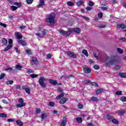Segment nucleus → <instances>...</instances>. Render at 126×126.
Wrapping results in <instances>:
<instances>
[{
    "label": "nucleus",
    "mask_w": 126,
    "mask_h": 126,
    "mask_svg": "<svg viewBox=\"0 0 126 126\" xmlns=\"http://www.w3.org/2000/svg\"><path fill=\"white\" fill-rule=\"evenodd\" d=\"M55 17H56V15L55 13H51L49 18H46V21L48 23H50V24H55L56 22L55 21Z\"/></svg>",
    "instance_id": "1"
},
{
    "label": "nucleus",
    "mask_w": 126,
    "mask_h": 126,
    "mask_svg": "<svg viewBox=\"0 0 126 126\" xmlns=\"http://www.w3.org/2000/svg\"><path fill=\"white\" fill-rule=\"evenodd\" d=\"M72 29H69L67 31H64L63 30L60 31V33L61 35H66V36H69L71 33H72Z\"/></svg>",
    "instance_id": "2"
},
{
    "label": "nucleus",
    "mask_w": 126,
    "mask_h": 126,
    "mask_svg": "<svg viewBox=\"0 0 126 126\" xmlns=\"http://www.w3.org/2000/svg\"><path fill=\"white\" fill-rule=\"evenodd\" d=\"M45 80V78L44 77H40L38 80V83L40 86L42 88H46V84L44 83V81Z\"/></svg>",
    "instance_id": "3"
},
{
    "label": "nucleus",
    "mask_w": 126,
    "mask_h": 126,
    "mask_svg": "<svg viewBox=\"0 0 126 126\" xmlns=\"http://www.w3.org/2000/svg\"><path fill=\"white\" fill-rule=\"evenodd\" d=\"M115 62L116 60H115V59L112 58H110V57H108L107 59L105 61V64H106V65H108V64H110V63H112Z\"/></svg>",
    "instance_id": "4"
},
{
    "label": "nucleus",
    "mask_w": 126,
    "mask_h": 126,
    "mask_svg": "<svg viewBox=\"0 0 126 126\" xmlns=\"http://www.w3.org/2000/svg\"><path fill=\"white\" fill-rule=\"evenodd\" d=\"M38 60L37 58L35 57H32V60L31 61V64L32 65H38Z\"/></svg>",
    "instance_id": "5"
},
{
    "label": "nucleus",
    "mask_w": 126,
    "mask_h": 126,
    "mask_svg": "<svg viewBox=\"0 0 126 126\" xmlns=\"http://www.w3.org/2000/svg\"><path fill=\"white\" fill-rule=\"evenodd\" d=\"M67 56L69 57V58H71L72 59L76 58V54H75L74 53L71 51H68L67 52Z\"/></svg>",
    "instance_id": "6"
},
{
    "label": "nucleus",
    "mask_w": 126,
    "mask_h": 126,
    "mask_svg": "<svg viewBox=\"0 0 126 126\" xmlns=\"http://www.w3.org/2000/svg\"><path fill=\"white\" fill-rule=\"evenodd\" d=\"M18 43L21 45L22 46H26V41L25 40H22L21 39H18L17 40Z\"/></svg>",
    "instance_id": "7"
},
{
    "label": "nucleus",
    "mask_w": 126,
    "mask_h": 126,
    "mask_svg": "<svg viewBox=\"0 0 126 126\" xmlns=\"http://www.w3.org/2000/svg\"><path fill=\"white\" fill-rule=\"evenodd\" d=\"M67 119L66 117H64L63 118V120H62L61 122V126H65V125L66 124Z\"/></svg>",
    "instance_id": "8"
},
{
    "label": "nucleus",
    "mask_w": 126,
    "mask_h": 126,
    "mask_svg": "<svg viewBox=\"0 0 126 126\" xmlns=\"http://www.w3.org/2000/svg\"><path fill=\"white\" fill-rule=\"evenodd\" d=\"M49 82L50 83V84H52V85H57L58 84V82L57 80H53V79H49Z\"/></svg>",
    "instance_id": "9"
},
{
    "label": "nucleus",
    "mask_w": 126,
    "mask_h": 126,
    "mask_svg": "<svg viewBox=\"0 0 126 126\" xmlns=\"http://www.w3.org/2000/svg\"><path fill=\"white\" fill-rule=\"evenodd\" d=\"M72 29V32H75V33H77V34H79L80 33L81 30L79 29V28H76L75 29Z\"/></svg>",
    "instance_id": "10"
},
{
    "label": "nucleus",
    "mask_w": 126,
    "mask_h": 126,
    "mask_svg": "<svg viewBox=\"0 0 126 126\" xmlns=\"http://www.w3.org/2000/svg\"><path fill=\"white\" fill-rule=\"evenodd\" d=\"M68 100V98L67 97H63L62 99L60 100V104H64Z\"/></svg>",
    "instance_id": "11"
},
{
    "label": "nucleus",
    "mask_w": 126,
    "mask_h": 126,
    "mask_svg": "<svg viewBox=\"0 0 126 126\" xmlns=\"http://www.w3.org/2000/svg\"><path fill=\"white\" fill-rule=\"evenodd\" d=\"M83 70L85 73H90L91 72V70L88 67L84 68Z\"/></svg>",
    "instance_id": "12"
},
{
    "label": "nucleus",
    "mask_w": 126,
    "mask_h": 126,
    "mask_svg": "<svg viewBox=\"0 0 126 126\" xmlns=\"http://www.w3.org/2000/svg\"><path fill=\"white\" fill-rule=\"evenodd\" d=\"M26 106V103H19L16 105L17 108H22V107H25Z\"/></svg>",
    "instance_id": "13"
},
{
    "label": "nucleus",
    "mask_w": 126,
    "mask_h": 126,
    "mask_svg": "<svg viewBox=\"0 0 126 126\" xmlns=\"http://www.w3.org/2000/svg\"><path fill=\"white\" fill-rule=\"evenodd\" d=\"M15 36L17 37V38H18V40H20V39L22 38V35H21V33L20 32H16Z\"/></svg>",
    "instance_id": "14"
},
{
    "label": "nucleus",
    "mask_w": 126,
    "mask_h": 126,
    "mask_svg": "<svg viewBox=\"0 0 126 126\" xmlns=\"http://www.w3.org/2000/svg\"><path fill=\"white\" fill-rule=\"evenodd\" d=\"M44 3H45V0H40L39 3L38 5V7H42L44 5Z\"/></svg>",
    "instance_id": "15"
},
{
    "label": "nucleus",
    "mask_w": 126,
    "mask_h": 126,
    "mask_svg": "<svg viewBox=\"0 0 126 126\" xmlns=\"http://www.w3.org/2000/svg\"><path fill=\"white\" fill-rule=\"evenodd\" d=\"M117 27H118V28H121L122 29H125V28H126V26L125 24H121L117 25Z\"/></svg>",
    "instance_id": "16"
},
{
    "label": "nucleus",
    "mask_w": 126,
    "mask_h": 126,
    "mask_svg": "<svg viewBox=\"0 0 126 126\" xmlns=\"http://www.w3.org/2000/svg\"><path fill=\"white\" fill-rule=\"evenodd\" d=\"M12 48V45H8L6 48L4 49V52H7L8 50H10Z\"/></svg>",
    "instance_id": "17"
},
{
    "label": "nucleus",
    "mask_w": 126,
    "mask_h": 126,
    "mask_svg": "<svg viewBox=\"0 0 126 126\" xmlns=\"http://www.w3.org/2000/svg\"><path fill=\"white\" fill-rule=\"evenodd\" d=\"M64 96V94L63 93H62L59 95H58L56 97V99L59 100V99L63 98Z\"/></svg>",
    "instance_id": "18"
},
{
    "label": "nucleus",
    "mask_w": 126,
    "mask_h": 126,
    "mask_svg": "<svg viewBox=\"0 0 126 126\" xmlns=\"http://www.w3.org/2000/svg\"><path fill=\"white\" fill-rule=\"evenodd\" d=\"M2 43L4 46H7V40L6 38H3L2 39Z\"/></svg>",
    "instance_id": "19"
},
{
    "label": "nucleus",
    "mask_w": 126,
    "mask_h": 126,
    "mask_svg": "<svg viewBox=\"0 0 126 126\" xmlns=\"http://www.w3.org/2000/svg\"><path fill=\"white\" fill-rule=\"evenodd\" d=\"M103 92H104V89H99L96 90L95 93H96V94H100L101 93H103Z\"/></svg>",
    "instance_id": "20"
},
{
    "label": "nucleus",
    "mask_w": 126,
    "mask_h": 126,
    "mask_svg": "<svg viewBox=\"0 0 126 126\" xmlns=\"http://www.w3.org/2000/svg\"><path fill=\"white\" fill-rule=\"evenodd\" d=\"M117 114H119V115H124V114L126 113V111L124 110H120V111H117Z\"/></svg>",
    "instance_id": "21"
},
{
    "label": "nucleus",
    "mask_w": 126,
    "mask_h": 126,
    "mask_svg": "<svg viewBox=\"0 0 126 126\" xmlns=\"http://www.w3.org/2000/svg\"><path fill=\"white\" fill-rule=\"evenodd\" d=\"M82 54L85 55L86 57H88V52H87V50L86 49H83L82 51Z\"/></svg>",
    "instance_id": "22"
},
{
    "label": "nucleus",
    "mask_w": 126,
    "mask_h": 126,
    "mask_svg": "<svg viewBox=\"0 0 126 126\" xmlns=\"http://www.w3.org/2000/svg\"><path fill=\"white\" fill-rule=\"evenodd\" d=\"M119 76H121V77H123V78H126V73H119L118 74Z\"/></svg>",
    "instance_id": "23"
},
{
    "label": "nucleus",
    "mask_w": 126,
    "mask_h": 126,
    "mask_svg": "<svg viewBox=\"0 0 126 126\" xmlns=\"http://www.w3.org/2000/svg\"><path fill=\"white\" fill-rule=\"evenodd\" d=\"M16 123L18 125V126H23V123L20 120H17Z\"/></svg>",
    "instance_id": "24"
},
{
    "label": "nucleus",
    "mask_w": 126,
    "mask_h": 126,
    "mask_svg": "<svg viewBox=\"0 0 126 126\" xmlns=\"http://www.w3.org/2000/svg\"><path fill=\"white\" fill-rule=\"evenodd\" d=\"M76 121H77V122L79 124H81V123H82V118L80 117L76 118Z\"/></svg>",
    "instance_id": "25"
},
{
    "label": "nucleus",
    "mask_w": 126,
    "mask_h": 126,
    "mask_svg": "<svg viewBox=\"0 0 126 126\" xmlns=\"http://www.w3.org/2000/svg\"><path fill=\"white\" fill-rule=\"evenodd\" d=\"M92 100L94 102H98V101H99V99H98V98L97 97H96V96L92 97Z\"/></svg>",
    "instance_id": "26"
},
{
    "label": "nucleus",
    "mask_w": 126,
    "mask_h": 126,
    "mask_svg": "<svg viewBox=\"0 0 126 126\" xmlns=\"http://www.w3.org/2000/svg\"><path fill=\"white\" fill-rule=\"evenodd\" d=\"M106 118L107 119V120L108 121H112L113 119H114L112 116L110 115H107V116H106Z\"/></svg>",
    "instance_id": "27"
},
{
    "label": "nucleus",
    "mask_w": 126,
    "mask_h": 126,
    "mask_svg": "<svg viewBox=\"0 0 126 126\" xmlns=\"http://www.w3.org/2000/svg\"><path fill=\"white\" fill-rule=\"evenodd\" d=\"M5 83L7 85H8L9 84L10 85H11V84H13V80L7 81L5 82Z\"/></svg>",
    "instance_id": "28"
},
{
    "label": "nucleus",
    "mask_w": 126,
    "mask_h": 126,
    "mask_svg": "<svg viewBox=\"0 0 126 126\" xmlns=\"http://www.w3.org/2000/svg\"><path fill=\"white\" fill-rule=\"evenodd\" d=\"M111 122H112V123H113V124H115V125H118V124H119V121H118L116 119H114V118L112 119Z\"/></svg>",
    "instance_id": "29"
},
{
    "label": "nucleus",
    "mask_w": 126,
    "mask_h": 126,
    "mask_svg": "<svg viewBox=\"0 0 126 126\" xmlns=\"http://www.w3.org/2000/svg\"><path fill=\"white\" fill-rule=\"evenodd\" d=\"M30 76H31L32 78H36V77H38V74H32L30 75Z\"/></svg>",
    "instance_id": "30"
},
{
    "label": "nucleus",
    "mask_w": 126,
    "mask_h": 126,
    "mask_svg": "<svg viewBox=\"0 0 126 126\" xmlns=\"http://www.w3.org/2000/svg\"><path fill=\"white\" fill-rule=\"evenodd\" d=\"M84 84H90V83H91V81H90V80H84Z\"/></svg>",
    "instance_id": "31"
},
{
    "label": "nucleus",
    "mask_w": 126,
    "mask_h": 126,
    "mask_svg": "<svg viewBox=\"0 0 126 126\" xmlns=\"http://www.w3.org/2000/svg\"><path fill=\"white\" fill-rule=\"evenodd\" d=\"M117 50L119 54H123V53H124V50L120 48H118Z\"/></svg>",
    "instance_id": "32"
},
{
    "label": "nucleus",
    "mask_w": 126,
    "mask_h": 126,
    "mask_svg": "<svg viewBox=\"0 0 126 126\" xmlns=\"http://www.w3.org/2000/svg\"><path fill=\"white\" fill-rule=\"evenodd\" d=\"M14 4L15 5H17V6L18 7H21V5H22L21 3H18V2H15L14 3Z\"/></svg>",
    "instance_id": "33"
},
{
    "label": "nucleus",
    "mask_w": 126,
    "mask_h": 126,
    "mask_svg": "<svg viewBox=\"0 0 126 126\" xmlns=\"http://www.w3.org/2000/svg\"><path fill=\"white\" fill-rule=\"evenodd\" d=\"M121 65H116L114 67V69L115 70H120L121 69Z\"/></svg>",
    "instance_id": "34"
},
{
    "label": "nucleus",
    "mask_w": 126,
    "mask_h": 126,
    "mask_svg": "<svg viewBox=\"0 0 126 126\" xmlns=\"http://www.w3.org/2000/svg\"><path fill=\"white\" fill-rule=\"evenodd\" d=\"M7 115L5 113H0V118H6Z\"/></svg>",
    "instance_id": "35"
},
{
    "label": "nucleus",
    "mask_w": 126,
    "mask_h": 126,
    "mask_svg": "<svg viewBox=\"0 0 126 126\" xmlns=\"http://www.w3.org/2000/svg\"><path fill=\"white\" fill-rule=\"evenodd\" d=\"M41 113V109L40 108H35V114H40Z\"/></svg>",
    "instance_id": "36"
},
{
    "label": "nucleus",
    "mask_w": 126,
    "mask_h": 126,
    "mask_svg": "<svg viewBox=\"0 0 126 126\" xmlns=\"http://www.w3.org/2000/svg\"><path fill=\"white\" fill-rule=\"evenodd\" d=\"M116 95H118V96H120L121 95H123V92L122 91H117L116 93Z\"/></svg>",
    "instance_id": "37"
},
{
    "label": "nucleus",
    "mask_w": 126,
    "mask_h": 126,
    "mask_svg": "<svg viewBox=\"0 0 126 126\" xmlns=\"http://www.w3.org/2000/svg\"><path fill=\"white\" fill-rule=\"evenodd\" d=\"M5 77V74L4 73H1L0 75V80L1 79H3V78H4V77Z\"/></svg>",
    "instance_id": "38"
},
{
    "label": "nucleus",
    "mask_w": 126,
    "mask_h": 126,
    "mask_svg": "<svg viewBox=\"0 0 126 126\" xmlns=\"http://www.w3.org/2000/svg\"><path fill=\"white\" fill-rule=\"evenodd\" d=\"M10 8L12 10H13V11H14V10H16V9H17V7L15 6H11Z\"/></svg>",
    "instance_id": "39"
},
{
    "label": "nucleus",
    "mask_w": 126,
    "mask_h": 126,
    "mask_svg": "<svg viewBox=\"0 0 126 126\" xmlns=\"http://www.w3.org/2000/svg\"><path fill=\"white\" fill-rule=\"evenodd\" d=\"M121 100L122 102H126V96H122L121 97Z\"/></svg>",
    "instance_id": "40"
},
{
    "label": "nucleus",
    "mask_w": 126,
    "mask_h": 126,
    "mask_svg": "<svg viewBox=\"0 0 126 126\" xmlns=\"http://www.w3.org/2000/svg\"><path fill=\"white\" fill-rule=\"evenodd\" d=\"M24 100H23V98H19L18 100V103H20V104H23V103H25V102H23Z\"/></svg>",
    "instance_id": "41"
},
{
    "label": "nucleus",
    "mask_w": 126,
    "mask_h": 126,
    "mask_svg": "<svg viewBox=\"0 0 126 126\" xmlns=\"http://www.w3.org/2000/svg\"><path fill=\"white\" fill-rule=\"evenodd\" d=\"M91 84L93 85V86H95V87H97L98 86V83L96 82H91Z\"/></svg>",
    "instance_id": "42"
},
{
    "label": "nucleus",
    "mask_w": 126,
    "mask_h": 126,
    "mask_svg": "<svg viewBox=\"0 0 126 126\" xmlns=\"http://www.w3.org/2000/svg\"><path fill=\"white\" fill-rule=\"evenodd\" d=\"M67 4L68 6H72V5H73V2L71 1H68Z\"/></svg>",
    "instance_id": "43"
},
{
    "label": "nucleus",
    "mask_w": 126,
    "mask_h": 126,
    "mask_svg": "<svg viewBox=\"0 0 126 126\" xmlns=\"http://www.w3.org/2000/svg\"><path fill=\"white\" fill-rule=\"evenodd\" d=\"M28 4H31L33 2V0H26Z\"/></svg>",
    "instance_id": "44"
},
{
    "label": "nucleus",
    "mask_w": 126,
    "mask_h": 126,
    "mask_svg": "<svg viewBox=\"0 0 126 126\" xmlns=\"http://www.w3.org/2000/svg\"><path fill=\"white\" fill-rule=\"evenodd\" d=\"M94 69H100V66L97 64H95L94 66Z\"/></svg>",
    "instance_id": "45"
},
{
    "label": "nucleus",
    "mask_w": 126,
    "mask_h": 126,
    "mask_svg": "<svg viewBox=\"0 0 126 126\" xmlns=\"http://www.w3.org/2000/svg\"><path fill=\"white\" fill-rule=\"evenodd\" d=\"M83 3V2L82 1H79L77 2L76 5L78 6H79L80 5H81L82 4V3Z\"/></svg>",
    "instance_id": "46"
},
{
    "label": "nucleus",
    "mask_w": 126,
    "mask_h": 126,
    "mask_svg": "<svg viewBox=\"0 0 126 126\" xmlns=\"http://www.w3.org/2000/svg\"><path fill=\"white\" fill-rule=\"evenodd\" d=\"M25 91H26V93H28V94H31V92H30V89H29V88H27L25 90Z\"/></svg>",
    "instance_id": "47"
},
{
    "label": "nucleus",
    "mask_w": 126,
    "mask_h": 126,
    "mask_svg": "<svg viewBox=\"0 0 126 126\" xmlns=\"http://www.w3.org/2000/svg\"><path fill=\"white\" fill-rule=\"evenodd\" d=\"M49 105L51 107H54V106H55V103L54 102H50L49 103Z\"/></svg>",
    "instance_id": "48"
},
{
    "label": "nucleus",
    "mask_w": 126,
    "mask_h": 126,
    "mask_svg": "<svg viewBox=\"0 0 126 126\" xmlns=\"http://www.w3.org/2000/svg\"><path fill=\"white\" fill-rule=\"evenodd\" d=\"M0 26L3 27L4 28H6V25L5 24H3L2 23H0Z\"/></svg>",
    "instance_id": "49"
},
{
    "label": "nucleus",
    "mask_w": 126,
    "mask_h": 126,
    "mask_svg": "<svg viewBox=\"0 0 126 126\" xmlns=\"http://www.w3.org/2000/svg\"><path fill=\"white\" fill-rule=\"evenodd\" d=\"M46 118H47V115H46V114H42L41 115V119H42V120H44V119H46Z\"/></svg>",
    "instance_id": "50"
},
{
    "label": "nucleus",
    "mask_w": 126,
    "mask_h": 126,
    "mask_svg": "<svg viewBox=\"0 0 126 126\" xmlns=\"http://www.w3.org/2000/svg\"><path fill=\"white\" fill-rule=\"evenodd\" d=\"M78 107L79 109H82V108H83V105H82V104L79 103L78 105Z\"/></svg>",
    "instance_id": "51"
},
{
    "label": "nucleus",
    "mask_w": 126,
    "mask_h": 126,
    "mask_svg": "<svg viewBox=\"0 0 126 126\" xmlns=\"http://www.w3.org/2000/svg\"><path fill=\"white\" fill-rule=\"evenodd\" d=\"M120 41H122V42H126V37H122L119 39Z\"/></svg>",
    "instance_id": "52"
},
{
    "label": "nucleus",
    "mask_w": 126,
    "mask_h": 126,
    "mask_svg": "<svg viewBox=\"0 0 126 126\" xmlns=\"http://www.w3.org/2000/svg\"><path fill=\"white\" fill-rule=\"evenodd\" d=\"M22 66L20 65H17L16 66V69H20V68H22Z\"/></svg>",
    "instance_id": "53"
},
{
    "label": "nucleus",
    "mask_w": 126,
    "mask_h": 126,
    "mask_svg": "<svg viewBox=\"0 0 126 126\" xmlns=\"http://www.w3.org/2000/svg\"><path fill=\"white\" fill-rule=\"evenodd\" d=\"M98 17L99 18H102V17H103V13L100 12L98 14Z\"/></svg>",
    "instance_id": "54"
},
{
    "label": "nucleus",
    "mask_w": 126,
    "mask_h": 126,
    "mask_svg": "<svg viewBox=\"0 0 126 126\" xmlns=\"http://www.w3.org/2000/svg\"><path fill=\"white\" fill-rule=\"evenodd\" d=\"M89 5L90 6H93V5H94V3H93V2H92V1H90L89 2Z\"/></svg>",
    "instance_id": "55"
},
{
    "label": "nucleus",
    "mask_w": 126,
    "mask_h": 126,
    "mask_svg": "<svg viewBox=\"0 0 126 126\" xmlns=\"http://www.w3.org/2000/svg\"><path fill=\"white\" fill-rule=\"evenodd\" d=\"M92 7H89V6H87L86 7V9L88 11H90V10H91L92 9Z\"/></svg>",
    "instance_id": "56"
},
{
    "label": "nucleus",
    "mask_w": 126,
    "mask_h": 126,
    "mask_svg": "<svg viewBox=\"0 0 126 126\" xmlns=\"http://www.w3.org/2000/svg\"><path fill=\"white\" fill-rule=\"evenodd\" d=\"M36 35L37 36V37H40V38H44V36H41V33H36Z\"/></svg>",
    "instance_id": "57"
},
{
    "label": "nucleus",
    "mask_w": 126,
    "mask_h": 126,
    "mask_svg": "<svg viewBox=\"0 0 126 126\" xmlns=\"http://www.w3.org/2000/svg\"><path fill=\"white\" fill-rule=\"evenodd\" d=\"M101 5H102L103 6H106V5H108V3L106 2H102L101 3Z\"/></svg>",
    "instance_id": "58"
},
{
    "label": "nucleus",
    "mask_w": 126,
    "mask_h": 126,
    "mask_svg": "<svg viewBox=\"0 0 126 126\" xmlns=\"http://www.w3.org/2000/svg\"><path fill=\"white\" fill-rule=\"evenodd\" d=\"M9 45H11L12 43H13V41H12V39H9L8 40Z\"/></svg>",
    "instance_id": "59"
},
{
    "label": "nucleus",
    "mask_w": 126,
    "mask_h": 126,
    "mask_svg": "<svg viewBox=\"0 0 126 126\" xmlns=\"http://www.w3.org/2000/svg\"><path fill=\"white\" fill-rule=\"evenodd\" d=\"M15 120L13 119H7V122L9 123H10V122H14Z\"/></svg>",
    "instance_id": "60"
},
{
    "label": "nucleus",
    "mask_w": 126,
    "mask_h": 126,
    "mask_svg": "<svg viewBox=\"0 0 126 126\" xmlns=\"http://www.w3.org/2000/svg\"><path fill=\"white\" fill-rule=\"evenodd\" d=\"M73 76L72 75H68V76H64V78H65V79H66V78H70V77H72Z\"/></svg>",
    "instance_id": "61"
},
{
    "label": "nucleus",
    "mask_w": 126,
    "mask_h": 126,
    "mask_svg": "<svg viewBox=\"0 0 126 126\" xmlns=\"http://www.w3.org/2000/svg\"><path fill=\"white\" fill-rule=\"evenodd\" d=\"M63 89L62 88H59L58 89V92H59V93H63Z\"/></svg>",
    "instance_id": "62"
},
{
    "label": "nucleus",
    "mask_w": 126,
    "mask_h": 126,
    "mask_svg": "<svg viewBox=\"0 0 126 126\" xmlns=\"http://www.w3.org/2000/svg\"><path fill=\"white\" fill-rule=\"evenodd\" d=\"M83 19H85V20H87V21H89V18L86 17V16H83Z\"/></svg>",
    "instance_id": "63"
},
{
    "label": "nucleus",
    "mask_w": 126,
    "mask_h": 126,
    "mask_svg": "<svg viewBox=\"0 0 126 126\" xmlns=\"http://www.w3.org/2000/svg\"><path fill=\"white\" fill-rule=\"evenodd\" d=\"M87 126H94V124L93 123H89L87 124Z\"/></svg>",
    "instance_id": "64"
}]
</instances>
